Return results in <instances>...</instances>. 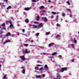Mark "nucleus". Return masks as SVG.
I'll return each instance as SVG.
<instances>
[{"label": "nucleus", "instance_id": "nucleus-28", "mask_svg": "<svg viewBox=\"0 0 79 79\" xmlns=\"http://www.w3.org/2000/svg\"><path fill=\"white\" fill-rule=\"evenodd\" d=\"M62 16H65V14L64 13H62Z\"/></svg>", "mask_w": 79, "mask_h": 79}, {"label": "nucleus", "instance_id": "nucleus-41", "mask_svg": "<svg viewBox=\"0 0 79 79\" xmlns=\"http://www.w3.org/2000/svg\"><path fill=\"white\" fill-rule=\"evenodd\" d=\"M37 63H40V61L39 60H38L37 61Z\"/></svg>", "mask_w": 79, "mask_h": 79}, {"label": "nucleus", "instance_id": "nucleus-18", "mask_svg": "<svg viewBox=\"0 0 79 79\" xmlns=\"http://www.w3.org/2000/svg\"><path fill=\"white\" fill-rule=\"evenodd\" d=\"M25 21L26 22V23H29V20H28V19H26L25 20Z\"/></svg>", "mask_w": 79, "mask_h": 79}, {"label": "nucleus", "instance_id": "nucleus-11", "mask_svg": "<svg viewBox=\"0 0 79 79\" xmlns=\"http://www.w3.org/2000/svg\"><path fill=\"white\" fill-rule=\"evenodd\" d=\"M7 79L6 78V75H4L2 79Z\"/></svg>", "mask_w": 79, "mask_h": 79}, {"label": "nucleus", "instance_id": "nucleus-23", "mask_svg": "<svg viewBox=\"0 0 79 79\" xmlns=\"http://www.w3.org/2000/svg\"><path fill=\"white\" fill-rule=\"evenodd\" d=\"M35 35L36 36H39V33H38L37 34H35Z\"/></svg>", "mask_w": 79, "mask_h": 79}, {"label": "nucleus", "instance_id": "nucleus-10", "mask_svg": "<svg viewBox=\"0 0 79 79\" xmlns=\"http://www.w3.org/2000/svg\"><path fill=\"white\" fill-rule=\"evenodd\" d=\"M10 35H11V33L10 32H8L6 34V36H9Z\"/></svg>", "mask_w": 79, "mask_h": 79}, {"label": "nucleus", "instance_id": "nucleus-52", "mask_svg": "<svg viewBox=\"0 0 79 79\" xmlns=\"http://www.w3.org/2000/svg\"><path fill=\"white\" fill-rule=\"evenodd\" d=\"M34 23H37V24H38V23H37V22H35Z\"/></svg>", "mask_w": 79, "mask_h": 79}, {"label": "nucleus", "instance_id": "nucleus-14", "mask_svg": "<svg viewBox=\"0 0 79 79\" xmlns=\"http://www.w3.org/2000/svg\"><path fill=\"white\" fill-rule=\"evenodd\" d=\"M53 44H54V43H51L48 44V47H51V46H52V45H53Z\"/></svg>", "mask_w": 79, "mask_h": 79}, {"label": "nucleus", "instance_id": "nucleus-35", "mask_svg": "<svg viewBox=\"0 0 79 79\" xmlns=\"http://www.w3.org/2000/svg\"><path fill=\"white\" fill-rule=\"evenodd\" d=\"M67 3L68 5H70V4H69V2H67Z\"/></svg>", "mask_w": 79, "mask_h": 79}, {"label": "nucleus", "instance_id": "nucleus-17", "mask_svg": "<svg viewBox=\"0 0 79 79\" xmlns=\"http://www.w3.org/2000/svg\"><path fill=\"white\" fill-rule=\"evenodd\" d=\"M52 13L53 14V15H56L57 13L55 12H52Z\"/></svg>", "mask_w": 79, "mask_h": 79}, {"label": "nucleus", "instance_id": "nucleus-24", "mask_svg": "<svg viewBox=\"0 0 79 79\" xmlns=\"http://www.w3.org/2000/svg\"><path fill=\"white\" fill-rule=\"evenodd\" d=\"M33 26L34 28H37V26H35L34 25H33Z\"/></svg>", "mask_w": 79, "mask_h": 79}, {"label": "nucleus", "instance_id": "nucleus-43", "mask_svg": "<svg viewBox=\"0 0 79 79\" xmlns=\"http://www.w3.org/2000/svg\"><path fill=\"white\" fill-rule=\"evenodd\" d=\"M31 43H32V42H34V41L33 40H31Z\"/></svg>", "mask_w": 79, "mask_h": 79}, {"label": "nucleus", "instance_id": "nucleus-15", "mask_svg": "<svg viewBox=\"0 0 79 79\" xmlns=\"http://www.w3.org/2000/svg\"><path fill=\"white\" fill-rule=\"evenodd\" d=\"M45 69L46 70H47L48 69V67L47 66V65H45Z\"/></svg>", "mask_w": 79, "mask_h": 79}, {"label": "nucleus", "instance_id": "nucleus-5", "mask_svg": "<svg viewBox=\"0 0 79 79\" xmlns=\"http://www.w3.org/2000/svg\"><path fill=\"white\" fill-rule=\"evenodd\" d=\"M21 68L23 69V70L22 71V73L23 74H25V69H24V67H21Z\"/></svg>", "mask_w": 79, "mask_h": 79}, {"label": "nucleus", "instance_id": "nucleus-4", "mask_svg": "<svg viewBox=\"0 0 79 79\" xmlns=\"http://www.w3.org/2000/svg\"><path fill=\"white\" fill-rule=\"evenodd\" d=\"M61 70V72L63 73V72L64 71H66V70H67V68H62Z\"/></svg>", "mask_w": 79, "mask_h": 79}, {"label": "nucleus", "instance_id": "nucleus-3", "mask_svg": "<svg viewBox=\"0 0 79 79\" xmlns=\"http://www.w3.org/2000/svg\"><path fill=\"white\" fill-rule=\"evenodd\" d=\"M1 27H2V29H4V30H6V29H5V23L2 24L1 25Z\"/></svg>", "mask_w": 79, "mask_h": 79}, {"label": "nucleus", "instance_id": "nucleus-34", "mask_svg": "<svg viewBox=\"0 0 79 79\" xmlns=\"http://www.w3.org/2000/svg\"><path fill=\"white\" fill-rule=\"evenodd\" d=\"M29 27H31V26H33V25H31V24H29Z\"/></svg>", "mask_w": 79, "mask_h": 79}, {"label": "nucleus", "instance_id": "nucleus-9", "mask_svg": "<svg viewBox=\"0 0 79 79\" xmlns=\"http://www.w3.org/2000/svg\"><path fill=\"white\" fill-rule=\"evenodd\" d=\"M36 78H41V76L40 75H35Z\"/></svg>", "mask_w": 79, "mask_h": 79}, {"label": "nucleus", "instance_id": "nucleus-56", "mask_svg": "<svg viewBox=\"0 0 79 79\" xmlns=\"http://www.w3.org/2000/svg\"><path fill=\"white\" fill-rule=\"evenodd\" d=\"M78 34H79V31H78Z\"/></svg>", "mask_w": 79, "mask_h": 79}, {"label": "nucleus", "instance_id": "nucleus-7", "mask_svg": "<svg viewBox=\"0 0 79 79\" xmlns=\"http://www.w3.org/2000/svg\"><path fill=\"white\" fill-rule=\"evenodd\" d=\"M42 26L43 25L42 23H40L38 26V28H40V27H42Z\"/></svg>", "mask_w": 79, "mask_h": 79}, {"label": "nucleus", "instance_id": "nucleus-48", "mask_svg": "<svg viewBox=\"0 0 79 79\" xmlns=\"http://www.w3.org/2000/svg\"><path fill=\"white\" fill-rule=\"evenodd\" d=\"M40 65H37V66H40Z\"/></svg>", "mask_w": 79, "mask_h": 79}, {"label": "nucleus", "instance_id": "nucleus-27", "mask_svg": "<svg viewBox=\"0 0 79 79\" xmlns=\"http://www.w3.org/2000/svg\"><path fill=\"white\" fill-rule=\"evenodd\" d=\"M72 48H74V44H72Z\"/></svg>", "mask_w": 79, "mask_h": 79}, {"label": "nucleus", "instance_id": "nucleus-13", "mask_svg": "<svg viewBox=\"0 0 79 79\" xmlns=\"http://www.w3.org/2000/svg\"><path fill=\"white\" fill-rule=\"evenodd\" d=\"M10 42V40H8L6 41V42H4V44H6L7 42Z\"/></svg>", "mask_w": 79, "mask_h": 79}, {"label": "nucleus", "instance_id": "nucleus-26", "mask_svg": "<svg viewBox=\"0 0 79 79\" xmlns=\"http://www.w3.org/2000/svg\"><path fill=\"white\" fill-rule=\"evenodd\" d=\"M50 33V32H46V35H48Z\"/></svg>", "mask_w": 79, "mask_h": 79}, {"label": "nucleus", "instance_id": "nucleus-42", "mask_svg": "<svg viewBox=\"0 0 79 79\" xmlns=\"http://www.w3.org/2000/svg\"><path fill=\"white\" fill-rule=\"evenodd\" d=\"M67 11H70V9H67Z\"/></svg>", "mask_w": 79, "mask_h": 79}, {"label": "nucleus", "instance_id": "nucleus-32", "mask_svg": "<svg viewBox=\"0 0 79 79\" xmlns=\"http://www.w3.org/2000/svg\"><path fill=\"white\" fill-rule=\"evenodd\" d=\"M43 69H44L43 68H40V71H41V70H43Z\"/></svg>", "mask_w": 79, "mask_h": 79}, {"label": "nucleus", "instance_id": "nucleus-49", "mask_svg": "<svg viewBox=\"0 0 79 79\" xmlns=\"http://www.w3.org/2000/svg\"><path fill=\"white\" fill-rule=\"evenodd\" d=\"M48 2H51V1L50 0H48Z\"/></svg>", "mask_w": 79, "mask_h": 79}, {"label": "nucleus", "instance_id": "nucleus-12", "mask_svg": "<svg viewBox=\"0 0 79 79\" xmlns=\"http://www.w3.org/2000/svg\"><path fill=\"white\" fill-rule=\"evenodd\" d=\"M24 10H25V11H28V10H29V8L27 7V8H25L24 9Z\"/></svg>", "mask_w": 79, "mask_h": 79}, {"label": "nucleus", "instance_id": "nucleus-44", "mask_svg": "<svg viewBox=\"0 0 79 79\" xmlns=\"http://www.w3.org/2000/svg\"><path fill=\"white\" fill-rule=\"evenodd\" d=\"M25 31V30L24 29H22V31L23 32H24V31Z\"/></svg>", "mask_w": 79, "mask_h": 79}, {"label": "nucleus", "instance_id": "nucleus-16", "mask_svg": "<svg viewBox=\"0 0 79 79\" xmlns=\"http://www.w3.org/2000/svg\"><path fill=\"white\" fill-rule=\"evenodd\" d=\"M39 16L38 15L37 17V18H36V19L37 21H39Z\"/></svg>", "mask_w": 79, "mask_h": 79}, {"label": "nucleus", "instance_id": "nucleus-33", "mask_svg": "<svg viewBox=\"0 0 79 79\" xmlns=\"http://www.w3.org/2000/svg\"><path fill=\"white\" fill-rule=\"evenodd\" d=\"M35 69L36 70H38V67H35Z\"/></svg>", "mask_w": 79, "mask_h": 79}, {"label": "nucleus", "instance_id": "nucleus-29", "mask_svg": "<svg viewBox=\"0 0 79 79\" xmlns=\"http://www.w3.org/2000/svg\"><path fill=\"white\" fill-rule=\"evenodd\" d=\"M58 15L56 16V21H57L58 19Z\"/></svg>", "mask_w": 79, "mask_h": 79}, {"label": "nucleus", "instance_id": "nucleus-47", "mask_svg": "<svg viewBox=\"0 0 79 79\" xmlns=\"http://www.w3.org/2000/svg\"><path fill=\"white\" fill-rule=\"evenodd\" d=\"M53 16H51V18H53Z\"/></svg>", "mask_w": 79, "mask_h": 79}, {"label": "nucleus", "instance_id": "nucleus-2", "mask_svg": "<svg viewBox=\"0 0 79 79\" xmlns=\"http://www.w3.org/2000/svg\"><path fill=\"white\" fill-rule=\"evenodd\" d=\"M23 53H28L30 52L29 51H27V49H25L23 51Z\"/></svg>", "mask_w": 79, "mask_h": 79}, {"label": "nucleus", "instance_id": "nucleus-37", "mask_svg": "<svg viewBox=\"0 0 79 79\" xmlns=\"http://www.w3.org/2000/svg\"><path fill=\"white\" fill-rule=\"evenodd\" d=\"M4 2H8L7 0H4Z\"/></svg>", "mask_w": 79, "mask_h": 79}, {"label": "nucleus", "instance_id": "nucleus-30", "mask_svg": "<svg viewBox=\"0 0 79 79\" xmlns=\"http://www.w3.org/2000/svg\"><path fill=\"white\" fill-rule=\"evenodd\" d=\"M24 45L25 46V47H27V46H28V44H24Z\"/></svg>", "mask_w": 79, "mask_h": 79}, {"label": "nucleus", "instance_id": "nucleus-21", "mask_svg": "<svg viewBox=\"0 0 79 79\" xmlns=\"http://www.w3.org/2000/svg\"><path fill=\"white\" fill-rule=\"evenodd\" d=\"M74 43H75V44H76V42H77V41L76 40V39L75 38L74 39Z\"/></svg>", "mask_w": 79, "mask_h": 79}, {"label": "nucleus", "instance_id": "nucleus-20", "mask_svg": "<svg viewBox=\"0 0 79 79\" xmlns=\"http://www.w3.org/2000/svg\"><path fill=\"white\" fill-rule=\"evenodd\" d=\"M11 8V6H9L7 8V10H9V9H10Z\"/></svg>", "mask_w": 79, "mask_h": 79}, {"label": "nucleus", "instance_id": "nucleus-22", "mask_svg": "<svg viewBox=\"0 0 79 79\" xmlns=\"http://www.w3.org/2000/svg\"><path fill=\"white\" fill-rule=\"evenodd\" d=\"M43 8H44V6H42L40 7V10H42V9H43Z\"/></svg>", "mask_w": 79, "mask_h": 79}, {"label": "nucleus", "instance_id": "nucleus-39", "mask_svg": "<svg viewBox=\"0 0 79 79\" xmlns=\"http://www.w3.org/2000/svg\"><path fill=\"white\" fill-rule=\"evenodd\" d=\"M42 77H45V75H44V74H43V75H42Z\"/></svg>", "mask_w": 79, "mask_h": 79}, {"label": "nucleus", "instance_id": "nucleus-19", "mask_svg": "<svg viewBox=\"0 0 79 79\" xmlns=\"http://www.w3.org/2000/svg\"><path fill=\"white\" fill-rule=\"evenodd\" d=\"M56 54V52H54L52 54V55L55 56Z\"/></svg>", "mask_w": 79, "mask_h": 79}, {"label": "nucleus", "instance_id": "nucleus-51", "mask_svg": "<svg viewBox=\"0 0 79 79\" xmlns=\"http://www.w3.org/2000/svg\"><path fill=\"white\" fill-rule=\"evenodd\" d=\"M70 16V17H71V16H72V15H69Z\"/></svg>", "mask_w": 79, "mask_h": 79}, {"label": "nucleus", "instance_id": "nucleus-46", "mask_svg": "<svg viewBox=\"0 0 79 79\" xmlns=\"http://www.w3.org/2000/svg\"><path fill=\"white\" fill-rule=\"evenodd\" d=\"M1 67H2V65L0 64V70H1Z\"/></svg>", "mask_w": 79, "mask_h": 79}, {"label": "nucleus", "instance_id": "nucleus-40", "mask_svg": "<svg viewBox=\"0 0 79 79\" xmlns=\"http://www.w3.org/2000/svg\"><path fill=\"white\" fill-rule=\"evenodd\" d=\"M35 1H36V0H33L32 1V2H35Z\"/></svg>", "mask_w": 79, "mask_h": 79}, {"label": "nucleus", "instance_id": "nucleus-36", "mask_svg": "<svg viewBox=\"0 0 79 79\" xmlns=\"http://www.w3.org/2000/svg\"><path fill=\"white\" fill-rule=\"evenodd\" d=\"M3 32L2 31H0V34H2V33H3Z\"/></svg>", "mask_w": 79, "mask_h": 79}, {"label": "nucleus", "instance_id": "nucleus-57", "mask_svg": "<svg viewBox=\"0 0 79 79\" xmlns=\"http://www.w3.org/2000/svg\"><path fill=\"white\" fill-rule=\"evenodd\" d=\"M23 35H25V34H23Z\"/></svg>", "mask_w": 79, "mask_h": 79}, {"label": "nucleus", "instance_id": "nucleus-54", "mask_svg": "<svg viewBox=\"0 0 79 79\" xmlns=\"http://www.w3.org/2000/svg\"><path fill=\"white\" fill-rule=\"evenodd\" d=\"M0 28H2V27H1V26H0Z\"/></svg>", "mask_w": 79, "mask_h": 79}, {"label": "nucleus", "instance_id": "nucleus-8", "mask_svg": "<svg viewBox=\"0 0 79 79\" xmlns=\"http://www.w3.org/2000/svg\"><path fill=\"white\" fill-rule=\"evenodd\" d=\"M60 37L61 36L60 35H57V36L56 37V38L58 40H60Z\"/></svg>", "mask_w": 79, "mask_h": 79}, {"label": "nucleus", "instance_id": "nucleus-38", "mask_svg": "<svg viewBox=\"0 0 79 79\" xmlns=\"http://www.w3.org/2000/svg\"><path fill=\"white\" fill-rule=\"evenodd\" d=\"M74 59H72V62H73V61H74Z\"/></svg>", "mask_w": 79, "mask_h": 79}, {"label": "nucleus", "instance_id": "nucleus-6", "mask_svg": "<svg viewBox=\"0 0 79 79\" xmlns=\"http://www.w3.org/2000/svg\"><path fill=\"white\" fill-rule=\"evenodd\" d=\"M20 58H21L22 61H24V60H25V58H24V56H20Z\"/></svg>", "mask_w": 79, "mask_h": 79}, {"label": "nucleus", "instance_id": "nucleus-53", "mask_svg": "<svg viewBox=\"0 0 79 79\" xmlns=\"http://www.w3.org/2000/svg\"><path fill=\"white\" fill-rule=\"evenodd\" d=\"M45 10H44L43 11V12H45Z\"/></svg>", "mask_w": 79, "mask_h": 79}, {"label": "nucleus", "instance_id": "nucleus-50", "mask_svg": "<svg viewBox=\"0 0 79 79\" xmlns=\"http://www.w3.org/2000/svg\"><path fill=\"white\" fill-rule=\"evenodd\" d=\"M17 35H19V33H17Z\"/></svg>", "mask_w": 79, "mask_h": 79}, {"label": "nucleus", "instance_id": "nucleus-31", "mask_svg": "<svg viewBox=\"0 0 79 79\" xmlns=\"http://www.w3.org/2000/svg\"><path fill=\"white\" fill-rule=\"evenodd\" d=\"M58 57L59 58H61V57H62V56L61 55H59L58 56Z\"/></svg>", "mask_w": 79, "mask_h": 79}, {"label": "nucleus", "instance_id": "nucleus-1", "mask_svg": "<svg viewBox=\"0 0 79 79\" xmlns=\"http://www.w3.org/2000/svg\"><path fill=\"white\" fill-rule=\"evenodd\" d=\"M10 25V29H13V25L12 24V22L11 21H8Z\"/></svg>", "mask_w": 79, "mask_h": 79}, {"label": "nucleus", "instance_id": "nucleus-45", "mask_svg": "<svg viewBox=\"0 0 79 79\" xmlns=\"http://www.w3.org/2000/svg\"><path fill=\"white\" fill-rule=\"evenodd\" d=\"M56 26H60V24H56Z\"/></svg>", "mask_w": 79, "mask_h": 79}, {"label": "nucleus", "instance_id": "nucleus-55", "mask_svg": "<svg viewBox=\"0 0 79 79\" xmlns=\"http://www.w3.org/2000/svg\"><path fill=\"white\" fill-rule=\"evenodd\" d=\"M0 5H2V4H1V3H0Z\"/></svg>", "mask_w": 79, "mask_h": 79}, {"label": "nucleus", "instance_id": "nucleus-25", "mask_svg": "<svg viewBox=\"0 0 79 79\" xmlns=\"http://www.w3.org/2000/svg\"><path fill=\"white\" fill-rule=\"evenodd\" d=\"M44 21H45L46 22L47 21V18H45L44 19Z\"/></svg>", "mask_w": 79, "mask_h": 79}]
</instances>
